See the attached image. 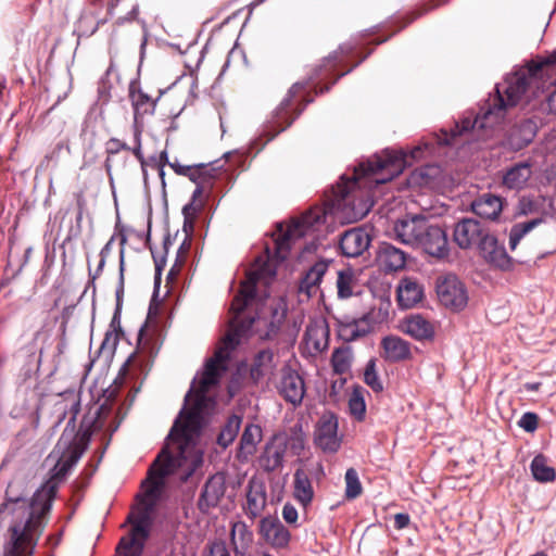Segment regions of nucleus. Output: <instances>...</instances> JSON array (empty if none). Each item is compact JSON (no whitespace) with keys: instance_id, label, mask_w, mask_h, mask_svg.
Here are the masks:
<instances>
[{"instance_id":"obj_1","label":"nucleus","mask_w":556,"mask_h":556,"mask_svg":"<svg viewBox=\"0 0 556 556\" xmlns=\"http://www.w3.org/2000/svg\"><path fill=\"white\" fill-rule=\"evenodd\" d=\"M325 218V212L320 207H314L302 216L293 218L287 227L277 225L273 233V250L266 245L267 262L257 265L247 274L244 281L240 283L238 293L232 299L229 308V324L225 337L216 349L213 357L208 358L204 371L198 382H193L185 399V407L175 420L167 440L184 446H197L193 437L201 429V414L206 404V393L216 386L220 375L226 370V363L230 353L240 344L241 338L248 336L256 320L257 314L253 307L256 296V286L260 281L273 279L276 270L270 262L285 261L295 242L308 233V231Z\"/></svg>"},{"instance_id":"obj_2","label":"nucleus","mask_w":556,"mask_h":556,"mask_svg":"<svg viewBox=\"0 0 556 556\" xmlns=\"http://www.w3.org/2000/svg\"><path fill=\"white\" fill-rule=\"evenodd\" d=\"M88 439L83 435L62 433L55 450L61 455L51 470V477L34 494L28 504L24 497L23 483L11 481L5 490V502L0 506V516L15 514L26 517L25 523H14L10 527L12 546L4 556H31L37 538L42 528V518L50 511L59 484L68 471L76 465L87 447Z\"/></svg>"},{"instance_id":"obj_3","label":"nucleus","mask_w":556,"mask_h":556,"mask_svg":"<svg viewBox=\"0 0 556 556\" xmlns=\"http://www.w3.org/2000/svg\"><path fill=\"white\" fill-rule=\"evenodd\" d=\"M203 464V453L197 446H184L172 441L161 450L142 481L143 492L137 496L138 506L128 516L129 522L151 526L152 513L165 488V480L176 476L186 482Z\"/></svg>"},{"instance_id":"obj_4","label":"nucleus","mask_w":556,"mask_h":556,"mask_svg":"<svg viewBox=\"0 0 556 556\" xmlns=\"http://www.w3.org/2000/svg\"><path fill=\"white\" fill-rule=\"evenodd\" d=\"M404 167V154L391 151L361 163L355 168L354 179H342L332 188V205L343 211L350 210L354 219L363 218L374 205L370 189L392 180L403 172Z\"/></svg>"},{"instance_id":"obj_5","label":"nucleus","mask_w":556,"mask_h":556,"mask_svg":"<svg viewBox=\"0 0 556 556\" xmlns=\"http://www.w3.org/2000/svg\"><path fill=\"white\" fill-rule=\"evenodd\" d=\"M531 87L526 75L521 70L509 75L501 85H496L495 93L490 96L480 113L472 121L470 117L462 119L447 131H443V137L439 138V143L451 146L456 139L475 127L488 128L498 124L509 108L516 106Z\"/></svg>"},{"instance_id":"obj_6","label":"nucleus","mask_w":556,"mask_h":556,"mask_svg":"<svg viewBox=\"0 0 556 556\" xmlns=\"http://www.w3.org/2000/svg\"><path fill=\"white\" fill-rule=\"evenodd\" d=\"M102 0H91L79 18V28L84 34L92 35L103 24L113 22L123 25L132 22L138 15V4L134 0H109L106 11L101 16Z\"/></svg>"},{"instance_id":"obj_7","label":"nucleus","mask_w":556,"mask_h":556,"mask_svg":"<svg viewBox=\"0 0 556 556\" xmlns=\"http://www.w3.org/2000/svg\"><path fill=\"white\" fill-rule=\"evenodd\" d=\"M306 89L307 84L304 83H295L291 86L273 114L271 128L275 130L273 137L290 127L305 106L313 101Z\"/></svg>"},{"instance_id":"obj_8","label":"nucleus","mask_w":556,"mask_h":556,"mask_svg":"<svg viewBox=\"0 0 556 556\" xmlns=\"http://www.w3.org/2000/svg\"><path fill=\"white\" fill-rule=\"evenodd\" d=\"M543 223L542 218H533L526 222L516 223L509 231L508 247L511 253L516 255V261L520 264L531 261L534 256L543 258L545 253L532 245L530 233Z\"/></svg>"},{"instance_id":"obj_9","label":"nucleus","mask_w":556,"mask_h":556,"mask_svg":"<svg viewBox=\"0 0 556 556\" xmlns=\"http://www.w3.org/2000/svg\"><path fill=\"white\" fill-rule=\"evenodd\" d=\"M435 291L440 303L452 311H462L468 303L465 285L454 274L439 276Z\"/></svg>"},{"instance_id":"obj_10","label":"nucleus","mask_w":556,"mask_h":556,"mask_svg":"<svg viewBox=\"0 0 556 556\" xmlns=\"http://www.w3.org/2000/svg\"><path fill=\"white\" fill-rule=\"evenodd\" d=\"M338 428V417L330 412L324 413L315 427L314 442L316 446L325 453L333 454L338 452L342 443Z\"/></svg>"},{"instance_id":"obj_11","label":"nucleus","mask_w":556,"mask_h":556,"mask_svg":"<svg viewBox=\"0 0 556 556\" xmlns=\"http://www.w3.org/2000/svg\"><path fill=\"white\" fill-rule=\"evenodd\" d=\"M428 225L429 222L419 215L399 219L393 226L394 237L403 244L417 247Z\"/></svg>"},{"instance_id":"obj_12","label":"nucleus","mask_w":556,"mask_h":556,"mask_svg":"<svg viewBox=\"0 0 556 556\" xmlns=\"http://www.w3.org/2000/svg\"><path fill=\"white\" fill-rule=\"evenodd\" d=\"M478 249L481 256L490 265L502 270H510L513 268L514 258L508 255L505 247L490 231L484 235Z\"/></svg>"},{"instance_id":"obj_13","label":"nucleus","mask_w":556,"mask_h":556,"mask_svg":"<svg viewBox=\"0 0 556 556\" xmlns=\"http://www.w3.org/2000/svg\"><path fill=\"white\" fill-rule=\"evenodd\" d=\"M488 232L489 230L477 219L463 218L455 225L453 238L460 249L466 250L472 247L478 248Z\"/></svg>"},{"instance_id":"obj_14","label":"nucleus","mask_w":556,"mask_h":556,"mask_svg":"<svg viewBox=\"0 0 556 556\" xmlns=\"http://www.w3.org/2000/svg\"><path fill=\"white\" fill-rule=\"evenodd\" d=\"M153 358L154 355L150 344L147 341L141 342L139 339L137 349L128 356L125 364L121 367L119 376L127 378L129 376L135 377L140 374L147 375L151 368Z\"/></svg>"},{"instance_id":"obj_15","label":"nucleus","mask_w":556,"mask_h":556,"mask_svg":"<svg viewBox=\"0 0 556 556\" xmlns=\"http://www.w3.org/2000/svg\"><path fill=\"white\" fill-rule=\"evenodd\" d=\"M153 358L154 355L150 344L147 341L141 342L139 339L137 349L128 356L125 364L121 367L119 376L127 378L129 376L135 377L140 374L147 375L151 368Z\"/></svg>"},{"instance_id":"obj_16","label":"nucleus","mask_w":556,"mask_h":556,"mask_svg":"<svg viewBox=\"0 0 556 556\" xmlns=\"http://www.w3.org/2000/svg\"><path fill=\"white\" fill-rule=\"evenodd\" d=\"M226 492V477L222 472L211 476L201 491L198 507L202 513L218 506Z\"/></svg>"},{"instance_id":"obj_17","label":"nucleus","mask_w":556,"mask_h":556,"mask_svg":"<svg viewBox=\"0 0 556 556\" xmlns=\"http://www.w3.org/2000/svg\"><path fill=\"white\" fill-rule=\"evenodd\" d=\"M371 238L365 228L356 227L344 231L339 247L344 256L357 257L370 245Z\"/></svg>"},{"instance_id":"obj_18","label":"nucleus","mask_w":556,"mask_h":556,"mask_svg":"<svg viewBox=\"0 0 556 556\" xmlns=\"http://www.w3.org/2000/svg\"><path fill=\"white\" fill-rule=\"evenodd\" d=\"M416 248H421L427 254L443 258L447 256V237L445 231L438 225L429 224L427 231L421 236Z\"/></svg>"},{"instance_id":"obj_19","label":"nucleus","mask_w":556,"mask_h":556,"mask_svg":"<svg viewBox=\"0 0 556 556\" xmlns=\"http://www.w3.org/2000/svg\"><path fill=\"white\" fill-rule=\"evenodd\" d=\"M277 388L279 394L293 405L300 404L305 394L303 378L291 368H283L281 380Z\"/></svg>"},{"instance_id":"obj_20","label":"nucleus","mask_w":556,"mask_h":556,"mask_svg":"<svg viewBox=\"0 0 556 556\" xmlns=\"http://www.w3.org/2000/svg\"><path fill=\"white\" fill-rule=\"evenodd\" d=\"M505 200L491 192L479 194L470 204L471 212L482 219L498 220Z\"/></svg>"},{"instance_id":"obj_21","label":"nucleus","mask_w":556,"mask_h":556,"mask_svg":"<svg viewBox=\"0 0 556 556\" xmlns=\"http://www.w3.org/2000/svg\"><path fill=\"white\" fill-rule=\"evenodd\" d=\"M407 253L391 243H380L376 262L384 273H395L405 268Z\"/></svg>"},{"instance_id":"obj_22","label":"nucleus","mask_w":556,"mask_h":556,"mask_svg":"<svg viewBox=\"0 0 556 556\" xmlns=\"http://www.w3.org/2000/svg\"><path fill=\"white\" fill-rule=\"evenodd\" d=\"M372 331V323L368 315L359 318L345 316L339 320L338 334L345 342H353L366 337Z\"/></svg>"},{"instance_id":"obj_23","label":"nucleus","mask_w":556,"mask_h":556,"mask_svg":"<svg viewBox=\"0 0 556 556\" xmlns=\"http://www.w3.org/2000/svg\"><path fill=\"white\" fill-rule=\"evenodd\" d=\"M260 533L273 547L283 548L290 542V531L278 518L265 517L260 521Z\"/></svg>"},{"instance_id":"obj_24","label":"nucleus","mask_w":556,"mask_h":556,"mask_svg":"<svg viewBox=\"0 0 556 556\" xmlns=\"http://www.w3.org/2000/svg\"><path fill=\"white\" fill-rule=\"evenodd\" d=\"M329 329L325 321L309 323L305 329L303 341L307 351L316 355L328 348Z\"/></svg>"},{"instance_id":"obj_25","label":"nucleus","mask_w":556,"mask_h":556,"mask_svg":"<svg viewBox=\"0 0 556 556\" xmlns=\"http://www.w3.org/2000/svg\"><path fill=\"white\" fill-rule=\"evenodd\" d=\"M245 497V514L249 518L255 519L262 514L267 503L266 486L264 482L251 479L248 483Z\"/></svg>"},{"instance_id":"obj_26","label":"nucleus","mask_w":556,"mask_h":556,"mask_svg":"<svg viewBox=\"0 0 556 556\" xmlns=\"http://www.w3.org/2000/svg\"><path fill=\"white\" fill-rule=\"evenodd\" d=\"M538 125L530 118L516 123L508 134V143L511 149L518 151L531 143L536 135Z\"/></svg>"},{"instance_id":"obj_27","label":"nucleus","mask_w":556,"mask_h":556,"mask_svg":"<svg viewBox=\"0 0 556 556\" xmlns=\"http://www.w3.org/2000/svg\"><path fill=\"white\" fill-rule=\"evenodd\" d=\"M331 261L321 260L316 262L300 280L299 293L305 294L307 299L314 296L319 291L321 278L328 270Z\"/></svg>"},{"instance_id":"obj_28","label":"nucleus","mask_w":556,"mask_h":556,"mask_svg":"<svg viewBox=\"0 0 556 556\" xmlns=\"http://www.w3.org/2000/svg\"><path fill=\"white\" fill-rule=\"evenodd\" d=\"M424 290L417 280L405 277L401 279L396 289L397 303L403 308H410L422 299Z\"/></svg>"},{"instance_id":"obj_29","label":"nucleus","mask_w":556,"mask_h":556,"mask_svg":"<svg viewBox=\"0 0 556 556\" xmlns=\"http://www.w3.org/2000/svg\"><path fill=\"white\" fill-rule=\"evenodd\" d=\"M382 357L389 362H401L410 358V345L407 341L396 336H388L382 339Z\"/></svg>"},{"instance_id":"obj_30","label":"nucleus","mask_w":556,"mask_h":556,"mask_svg":"<svg viewBox=\"0 0 556 556\" xmlns=\"http://www.w3.org/2000/svg\"><path fill=\"white\" fill-rule=\"evenodd\" d=\"M401 329L406 334L419 341L431 340L434 336L433 325L421 315H412L405 318Z\"/></svg>"},{"instance_id":"obj_31","label":"nucleus","mask_w":556,"mask_h":556,"mask_svg":"<svg viewBox=\"0 0 556 556\" xmlns=\"http://www.w3.org/2000/svg\"><path fill=\"white\" fill-rule=\"evenodd\" d=\"M230 543L232 545L235 556H245L247 551L253 543V532L245 522H233L230 530Z\"/></svg>"},{"instance_id":"obj_32","label":"nucleus","mask_w":556,"mask_h":556,"mask_svg":"<svg viewBox=\"0 0 556 556\" xmlns=\"http://www.w3.org/2000/svg\"><path fill=\"white\" fill-rule=\"evenodd\" d=\"M276 356L270 350L260 351L253 361L251 367V377L258 381L262 378L270 379L274 376L276 368Z\"/></svg>"},{"instance_id":"obj_33","label":"nucleus","mask_w":556,"mask_h":556,"mask_svg":"<svg viewBox=\"0 0 556 556\" xmlns=\"http://www.w3.org/2000/svg\"><path fill=\"white\" fill-rule=\"evenodd\" d=\"M132 525L130 538H123L117 547L116 552L119 556H136L132 552L135 545L142 546V542L149 535L150 526L130 522Z\"/></svg>"},{"instance_id":"obj_34","label":"nucleus","mask_w":556,"mask_h":556,"mask_svg":"<svg viewBox=\"0 0 556 556\" xmlns=\"http://www.w3.org/2000/svg\"><path fill=\"white\" fill-rule=\"evenodd\" d=\"M532 175L531 165L529 163H518L506 170L503 176V185L508 189H522Z\"/></svg>"},{"instance_id":"obj_35","label":"nucleus","mask_w":556,"mask_h":556,"mask_svg":"<svg viewBox=\"0 0 556 556\" xmlns=\"http://www.w3.org/2000/svg\"><path fill=\"white\" fill-rule=\"evenodd\" d=\"M263 431L261 426L248 424L243 430L239 445V456L247 458L256 452L257 444L262 441Z\"/></svg>"},{"instance_id":"obj_36","label":"nucleus","mask_w":556,"mask_h":556,"mask_svg":"<svg viewBox=\"0 0 556 556\" xmlns=\"http://www.w3.org/2000/svg\"><path fill=\"white\" fill-rule=\"evenodd\" d=\"M294 496L303 505H308L314 496V490L308 475L303 469L294 472Z\"/></svg>"},{"instance_id":"obj_37","label":"nucleus","mask_w":556,"mask_h":556,"mask_svg":"<svg viewBox=\"0 0 556 556\" xmlns=\"http://www.w3.org/2000/svg\"><path fill=\"white\" fill-rule=\"evenodd\" d=\"M365 393V388L355 384L349 396V412L357 421H363L366 416Z\"/></svg>"},{"instance_id":"obj_38","label":"nucleus","mask_w":556,"mask_h":556,"mask_svg":"<svg viewBox=\"0 0 556 556\" xmlns=\"http://www.w3.org/2000/svg\"><path fill=\"white\" fill-rule=\"evenodd\" d=\"M286 448L281 445L268 444L261 457L263 468L266 471H275L282 466Z\"/></svg>"},{"instance_id":"obj_39","label":"nucleus","mask_w":556,"mask_h":556,"mask_svg":"<svg viewBox=\"0 0 556 556\" xmlns=\"http://www.w3.org/2000/svg\"><path fill=\"white\" fill-rule=\"evenodd\" d=\"M130 98L135 110V121L142 118L144 115L153 114L155 109V101L142 91H131Z\"/></svg>"},{"instance_id":"obj_40","label":"nucleus","mask_w":556,"mask_h":556,"mask_svg":"<svg viewBox=\"0 0 556 556\" xmlns=\"http://www.w3.org/2000/svg\"><path fill=\"white\" fill-rule=\"evenodd\" d=\"M531 471L535 480L540 482H551L556 478L554 468L547 465L543 455H536L531 462Z\"/></svg>"},{"instance_id":"obj_41","label":"nucleus","mask_w":556,"mask_h":556,"mask_svg":"<svg viewBox=\"0 0 556 556\" xmlns=\"http://www.w3.org/2000/svg\"><path fill=\"white\" fill-rule=\"evenodd\" d=\"M241 417L237 415H231L228 419L225 426L223 427L220 433L217 437V443L223 446L227 447L230 445L236 437L238 435V432L241 427Z\"/></svg>"},{"instance_id":"obj_42","label":"nucleus","mask_w":556,"mask_h":556,"mask_svg":"<svg viewBox=\"0 0 556 556\" xmlns=\"http://www.w3.org/2000/svg\"><path fill=\"white\" fill-rule=\"evenodd\" d=\"M556 65V50L541 62L531 61L525 68H520L525 73L530 85L534 83L542 74L545 67Z\"/></svg>"},{"instance_id":"obj_43","label":"nucleus","mask_w":556,"mask_h":556,"mask_svg":"<svg viewBox=\"0 0 556 556\" xmlns=\"http://www.w3.org/2000/svg\"><path fill=\"white\" fill-rule=\"evenodd\" d=\"M203 206V188L201 186H198L192 193L191 201L188 204H186L182 208V213L185 216V225L187 223L192 224L193 219L197 217L198 213L201 212Z\"/></svg>"},{"instance_id":"obj_44","label":"nucleus","mask_w":556,"mask_h":556,"mask_svg":"<svg viewBox=\"0 0 556 556\" xmlns=\"http://www.w3.org/2000/svg\"><path fill=\"white\" fill-rule=\"evenodd\" d=\"M352 353L350 349H336L331 355L333 371L338 375L346 374L351 368Z\"/></svg>"},{"instance_id":"obj_45","label":"nucleus","mask_w":556,"mask_h":556,"mask_svg":"<svg viewBox=\"0 0 556 556\" xmlns=\"http://www.w3.org/2000/svg\"><path fill=\"white\" fill-rule=\"evenodd\" d=\"M355 276L352 269H343L338 271L337 289L341 299H348L353 294V285Z\"/></svg>"},{"instance_id":"obj_46","label":"nucleus","mask_w":556,"mask_h":556,"mask_svg":"<svg viewBox=\"0 0 556 556\" xmlns=\"http://www.w3.org/2000/svg\"><path fill=\"white\" fill-rule=\"evenodd\" d=\"M364 382L375 392L383 391V383L377 371V363L375 358L367 362L364 370Z\"/></svg>"},{"instance_id":"obj_47","label":"nucleus","mask_w":556,"mask_h":556,"mask_svg":"<svg viewBox=\"0 0 556 556\" xmlns=\"http://www.w3.org/2000/svg\"><path fill=\"white\" fill-rule=\"evenodd\" d=\"M345 497L349 500H353L358 497L362 492L363 488L358 479V473L354 468H349L345 472Z\"/></svg>"},{"instance_id":"obj_48","label":"nucleus","mask_w":556,"mask_h":556,"mask_svg":"<svg viewBox=\"0 0 556 556\" xmlns=\"http://www.w3.org/2000/svg\"><path fill=\"white\" fill-rule=\"evenodd\" d=\"M122 150H130V147H128L125 142L121 141L116 138H111L106 143V153L108 157L105 160V170L108 175H111V170L113 167V156L118 154Z\"/></svg>"},{"instance_id":"obj_49","label":"nucleus","mask_w":556,"mask_h":556,"mask_svg":"<svg viewBox=\"0 0 556 556\" xmlns=\"http://www.w3.org/2000/svg\"><path fill=\"white\" fill-rule=\"evenodd\" d=\"M518 426L527 432H534L539 426V416L535 413H525L518 421Z\"/></svg>"},{"instance_id":"obj_50","label":"nucleus","mask_w":556,"mask_h":556,"mask_svg":"<svg viewBox=\"0 0 556 556\" xmlns=\"http://www.w3.org/2000/svg\"><path fill=\"white\" fill-rule=\"evenodd\" d=\"M123 336L114 333L113 331H106L104 339L101 343L100 350L104 353H114Z\"/></svg>"},{"instance_id":"obj_51","label":"nucleus","mask_w":556,"mask_h":556,"mask_svg":"<svg viewBox=\"0 0 556 556\" xmlns=\"http://www.w3.org/2000/svg\"><path fill=\"white\" fill-rule=\"evenodd\" d=\"M206 556H231L227 544L223 540H215L206 545Z\"/></svg>"},{"instance_id":"obj_52","label":"nucleus","mask_w":556,"mask_h":556,"mask_svg":"<svg viewBox=\"0 0 556 556\" xmlns=\"http://www.w3.org/2000/svg\"><path fill=\"white\" fill-rule=\"evenodd\" d=\"M131 153L140 162L143 174H146L147 162L141 151V130L136 127L135 129V147L130 148Z\"/></svg>"},{"instance_id":"obj_53","label":"nucleus","mask_w":556,"mask_h":556,"mask_svg":"<svg viewBox=\"0 0 556 556\" xmlns=\"http://www.w3.org/2000/svg\"><path fill=\"white\" fill-rule=\"evenodd\" d=\"M190 166L191 170L186 174V177L199 186L202 181H204V177L207 175V166L204 164Z\"/></svg>"},{"instance_id":"obj_54","label":"nucleus","mask_w":556,"mask_h":556,"mask_svg":"<svg viewBox=\"0 0 556 556\" xmlns=\"http://www.w3.org/2000/svg\"><path fill=\"white\" fill-rule=\"evenodd\" d=\"M437 8V4L433 2L425 3L421 7H419L417 10L413 11L406 16V23L405 25H408L413 23L418 17L425 15L426 13L434 10Z\"/></svg>"},{"instance_id":"obj_55","label":"nucleus","mask_w":556,"mask_h":556,"mask_svg":"<svg viewBox=\"0 0 556 556\" xmlns=\"http://www.w3.org/2000/svg\"><path fill=\"white\" fill-rule=\"evenodd\" d=\"M282 517L286 522L294 525L298 520V510L291 504H286L282 508Z\"/></svg>"},{"instance_id":"obj_56","label":"nucleus","mask_w":556,"mask_h":556,"mask_svg":"<svg viewBox=\"0 0 556 556\" xmlns=\"http://www.w3.org/2000/svg\"><path fill=\"white\" fill-rule=\"evenodd\" d=\"M119 311L121 309H118V307H116V311H115V313L112 317L111 324H110V329L108 331H113L114 333H118V334L123 336L124 332H123V329L121 326Z\"/></svg>"},{"instance_id":"obj_57","label":"nucleus","mask_w":556,"mask_h":556,"mask_svg":"<svg viewBox=\"0 0 556 556\" xmlns=\"http://www.w3.org/2000/svg\"><path fill=\"white\" fill-rule=\"evenodd\" d=\"M409 515L404 513H399L394 516V528L397 530H402L409 525Z\"/></svg>"},{"instance_id":"obj_58","label":"nucleus","mask_w":556,"mask_h":556,"mask_svg":"<svg viewBox=\"0 0 556 556\" xmlns=\"http://www.w3.org/2000/svg\"><path fill=\"white\" fill-rule=\"evenodd\" d=\"M124 260H123V256L121 257V285H119V288L116 290V307H118V309H121V301H122V295H123V292H124Z\"/></svg>"},{"instance_id":"obj_59","label":"nucleus","mask_w":556,"mask_h":556,"mask_svg":"<svg viewBox=\"0 0 556 556\" xmlns=\"http://www.w3.org/2000/svg\"><path fill=\"white\" fill-rule=\"evenodd\" d=\"M168 166L177 174V175H180V176H186V174L188 172L191 170V166L190 165H181L179 164L178 162H173V163H168Z\"/></svg>"},{"instance_id":"obj_60","label":"nucleus","mask_w":556,"mask_h":556,"mask_svg":"<svg viewBox=\"0 0 556 556\" xmlns=\"http://www.w3.org/2000/svg\"><path fill=\"white\" fill-rule=\"evenodd\" d=\"M547 108L551 113L556 114V90L548 96Z\"/></svg>"},{"instance_id":"obj_61","label":"nucleus","mask_w":556,"mask_h":556,"mask_svg":"<svg viewBox=\"0 0 556 556\" xmlns=\"http://www.w3.org/2000/svg\"><path fill=\"white\" fill-rule=\"evenodd\" d=\"M170 163L168 161L167 152L162 151L160 155H157V169L164 168L165 165H168Z\"/></svg>"},{"instance_id":"obj_62","label":"nucleus","mask_w":556,"mask_h":556,"mask_svg":"<svg viewBox=\"0 0 556 556\" xmlns=\"http://www.w3.org/2000/svg\"><path fill=\"white\" fill-rule=\"evenodd\" d=\"M541 387V382L526 383L525 388L528 391L536 392Z\"/></svg>"},{"instance_id":"obj_63","label":"nucleus","mask_w":556,"mask_h":556,"mask_svg":"<svg viewBox=\"0 0 556 556\" xmlns=\"http://www.w3.org/2000/svg\"><path fill=\"white\" fill-rule=\"evenodd\" d=\"M146 162L147 166L157 169V156H150Z\"/></svg>"},{"instance_id":"obj_64","label":"nucleus","mask_w":556,"mask_h":556,"mask_svg":"<svg viewBox=\"0 0 556 556\" xmlns=\"http://www.w3.org/2000/svg\"><path fill=\"white\" fill-rule=\"evenodd\" d=\"M104 264H105V258H103V256H101L98 268L96 270V274L92 276V279H96L101 274V271L104 267Z\"/></svg>"}]
</instances>
